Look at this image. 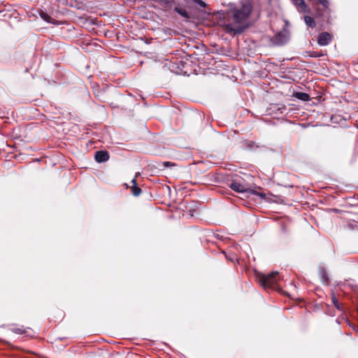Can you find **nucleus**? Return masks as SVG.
<instances>
[{"instance_id": "1", "label": "nucleus", "mask_w": 358, "mask_h": 358, "mask_svg": "<svg viewBox=\"0 0 358 358\" xmlns=\"http://www.w3.org/2000/svg\"><path fill=\"white\" fill-rule=\"evenodd\" d=\"M252 10V0H241L237 5L229 3V8L224 11V17L234 23L226 24L227 32L234 34L242 33L245 27L241 24L247 21Z\"/></svg>"}, {"instance_id": "2", "label": "nucleus", "mask_w": 358, "mask_h": 358, "mask_svg": "<svg viewBox=\"0 0 358 358\" xmlns=\"http://www.w3.org/2000/svg\"><path fill=\"white\" fill-rule=\"evenodd\" d=\"M280 280L278 272L273 271L268 275L261 274L259 276V282L264 289H275Z\"/></svg>"}, {"instance_id": "3", "label": "nucleus", "mask_w": 358, "mask_h": 358, "mask_svg": "<svg viewBox=\"0 0 358 358\" xmlns=\"http://www.w3.org/2000/svg\"><path fill=\"white\" fill-rule=\"evenodd\" d=\"M229 187L234 191L238 193H251L252 194H257L255 190H252L249 187V185L245 183L243 179L236 178L232 180Z\"/></svg>"}, {"instance_id": "4", "label": "nucleus", "mask_w": 358, "mask_h": 358, "mask_svg": "<svg viewBox=\"0 0 358 358\" xmlns=\"http://www.w3.org/2000/svg\"><path fill=\"white\" fill-rule=\"evenodd\" d=\"M271 43L275 46H281L289 41V34L287 31H281L275 34L271 39Z\"/></svg>"}, {"instance_id": "5", "label": "nucleus", "mask_w": 358, "mask_h": 358, "mask_svg": "<svg viewBox=\"0 0 358 358\" xmlns=\"http://www.w3.org/2000/svg\"><path fill=\"white\" fill-rule=\"evenodd\" d=\"M331 35L327 31H324L318 35L317 43L321 46H326L331 43Z\"/></svg>"}, {"instance_id": "6", "label": "nucleus", "mask_w": 358, "mask_h": 358, "mask_svg": "<svg viewBox=\"0 0 358 358\" xmlns=\"http://www.w3.org/2000/svg\"><path fill=\"white\" fill-rule=\"evenodd\" d=\"M292 2L299 13H310V8L306 5L304 0H292Z\"/></svg>"}, {"instance_id": "7", "label": "nucleus", "mask_w": 358, "mask_h": 358, "mask_svg": "<svg viewBox=\"0 0 358 358\" xmlns=\"http://www.w3.org/2000/svg\"><path fill=\"white\" fill-rule=\"evenodd\" d=\"M96 162L99 163H103L109 159V153L106 150L96 151L94 155Z\"/></svg>"}, {"instance_id": "8", "label": "nucleus", "mask_w": 358, "mask_h": 358, "mask_svg": "<svg viewBox=\"0 0 358 358\" xmlns=\"http://www.w3.org/2000/svg\"><path fill=\"white\" fill-rule=\"evenodd\" d=\"M40 17L45 22L52 24H58V22L56 20L51 17L48 13L45 12L41 10L39 12Z\"/></svg>"}, {"instance_id": "9", "label": "nucleus", "mask_w": 358, "mask_h": 358, "mask_svg": "<svg viewBox=\"0 0 358 358\" xmlns=\"http://www.w3.org/2000/svg\"><path fill=\"white\" fill-rule=\"evenodd\" d=\"M294 96L295 98H296L299 100L303 101H307L310 100L309 94L307 93H305V92H296L294 94Z\"/></svg>"}, {"instance_id": "10", "label": "nucleus", "mask_w": 358, "mask_h": 358, "mask_svg": "<svg viewBox=\"0 0 358 358\" xmlns=\"http://www.w3.org/2000/svg\"><path fill=\"white\" fill-rule=\"evenodd\" d=\"M131 182L133 184V187H132V194H133V195L135 196H139L141 194V189L137 186L136 179V178H133L132 180H131Z\"/></svg>"}, {"instance_id": "11", "label": "nucleus", "mask_w": 358, "mask_h": 358, "mask_svg": "<svg viewBox=\"0 0 358 358\" xmlns=\"http://www.w3.org/2000/svg\"><path fill=\"white\" fill-rule=\"evenodd\" d=\"M304 22L310 28H314L316 26L315 20L309 15L304 16Z\"/></svg>"}, {"instance_id": "12", "label": "nucleus", "mask_w": 358, "mask_h": 358, "mask_svg": "<svg viewBox=\"0 0 358 358\" xmlns=\"http://www.w3.org/2000/svg\"><path fill=\"white\" fill-rule=\"evenodd\" d=\"M331 301H332V303H334V306L338 310H343L342 304L339 303L338 300L337 299V298L336 297L334 294H331Z\"/></svg>"}, {"instance_id": "13", "label": "nucleus", "mask_w": 358, "mask_h": 358, "mask_svg": "<svg viewBox=\"0 0 358 358\" xmlns=\"http://www.w3.org/2000/svg\"><path fill=\"white\" fill-rule=\"evenodd\" d=\"M174 10L177 13H178L179 15H180L181 16H182V17H184L185 18H188L189 17L188 13L184 8H179V7L176 6V7H175Z\"/></svg>"}, {"instance_id": "14", "label": "nucleus", "mask_w": 358, "mask_h": 358, "mask_svg": "<svg viewBox=\"0 0 358 358\" xmlns=\"http://www.w3.org/2000/svg\"><path fill=\"white\" fill-rule=\"evenodd\" d=\"M320 273L321 278H322V280L325 282H328V276H327V273L325 271V270L324 268H321Z\"/></svg>"}, {"instance_id": "15", "label": "nucleus", "mask_w": 358, "mask_h": 358, "mask_svg": "<svg viewBox=\"0 0 358 358\" xmlns=\"http://www.w3.org/2000/svg\"><path fill=\"white\" fill-rule=\"evenodd\" d=\"M308 55L310 57H320L323 55L322 53L321 52H315V51H310L308 52Z\"/></svg>"}, {"instance_id": "16", "label": "nucleus", "mask_w": 358, "mask_h": 358, "mask_svg": "<svg viewBox=\"0 0 358 358\" xmlns=\"http://www.w3.org/2000/svg\"><path fill=\"white\" fill-rule=\"evenodd\" d=\"M318 3H320L324 9L329 8V0H317Z\"/></svg>"}, {"instance_id": "17", "label": "nucleus", "mask_w": 358, "mask_h": 358, "mask_svg": "<svg viewBox=\"0 0 358 358\" xmlns=\"http://www.w3.org/2000/svg\"><path fill=\"white\" fill-rule=\"evenodd\" d=\"M195 3L198 4L202 8L206 7V3L202 0H192Z\"/></svg>"}, {"instance_id": "18", "label": "nucleus", "mask_w": 358, "mask_h": 358, "mask_svg": "<svg viewBox=\"0 0 358 358\" xmlns=\"http://www.w3.org/2000/svg\"><path fill=\"white\" fill-rule=\"evenodd\" d=\"M13 331L15 332V333H17V334H24L26 332L25 329H24L22 327H20V328H14L13 329Z\"/></svg>"}, {"instance_id": "19", "label": "nucleus", "mask_w": 358, "mask_h": 358, "mask_svg": "<svg viewBox=\"0 0 358 358\" xmlns=\"http://www.w3.org/2000/svg\"><path fill=\"white\" fill-rule=\"evenodd\" d=\"M174 164H172L171 162H164L162 163V167L163 168H166V167H169L170 166H173Z\"/></svg>"}, {"instance_id": "20", "label": "nucleus", "mask_w": 358, "mask_h": 358, "mask_svg": "<svg viewBox=\"0 0 358 358\" xmlns=\"http://www.w3.org/2000/svg\"><path fill=\"white\" fill-rule=\"evenodd\" d=\"M161 2H163L166 4H168V5H171L173 2V0H159Z\"/></svg>"}, {"instance_id": "21", "label": "nucleus", "mask_w": 358, "mask_h": 358, "mask_svg": "<svg viewBox=\"0 0 358 358\" xmlns=\"http://www.w3.org/2000/svg\"><path fill=\"white\" fill-rule=\"evenodd\" d=\"M254 145L255 143L253 141H248L247 143V147H248L249 148H252Z\"/></svg>"}, {"instance_id": "22", "label": "nucleus", "mask_w": 358, "mask_h": 358, "mask_svg": "<svg viewBox=\"0 0 358 358\" xmlns=\"http://www.w3.org/2000/svg\"><path fill=\"white\" fill-rule=\"evenodd\" d=\"M175 65H176L175 64H172V66H171H171L169 67V68H170V69H171V71H173V68L175 67Z\"/></svg>"}]
</instances>
